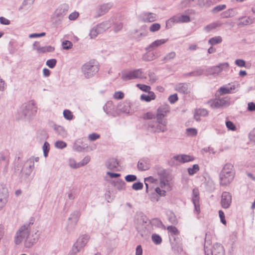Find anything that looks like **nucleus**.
Here are the masks:
<instances>
[{
  "label": "nucleus",
  "instance_id": "5701e85b",
  "mask_svg": "<svg viewBox=\"0 0 255 255\" xmlns=\"http://www.w3.org/2000/svg\"><path fill=\"white\" fill-rule=\"evenodd\" d=\"M168 231L169 240H175L176 236L179 235V231L176 227L173 226H169L166 228Z\"/></svg>",
  "mask_w": 255,
  "mask_h": 255
},
{
  "label": "nucleus",
  "instance_id": "aec40b11",
  "mask_svg": "<svg viewBox=\"0 0 255 255\" xmlns=\"http://www.w3.org/2000/svg\"><path fill=\"white\" fill-rule=\"evenodd\" d=\"M137 169L139 171H145L150 167V161L147 157H143L139 160L137 163Z\"/></svg>",
  "mask_w": 255,
  "mask_h": 255
},
{
  "label": "nucleus",
  "instance_id": "0eeeda50",
  "mask_svg": "<svg viewBox=\"0 0 255 255\" xmlns=\"http://www.w3.org/2000/svg\"><path fill=\"white\" fill-rule=\"evenodd\" d=\"M112 21L109 20L103 21L96 26H94L91 30L89 35L91 38H95L99 34L105 32L106 30L111 27Z\"/></svg>",
  "mask_w": 255,
  "mask_h": 255
},
{
  "label": "nucleus",
  "instance_id": "0e129e2a",
  "mask_svg": "<svg viewBox=\"0 0 255 255\" xmlns=\"http://www.w3.org/2000/svg\"><path fill=\"white\" fill-rule=\"evenodd\" d=\"M155 193L159 196H165L166 195V191L161 189L159 187H156L155 189Z\"/></svg>",
  "mask_w": 255,
  "mask_h": 255
},
{
  "label": "nucleus",
  "instance_id": "13d9d810",
  "mask_svg": "<svg viewBox=\"0 0 255 255\" xmlns=\"http://www.w3.org/2000/svg\"><path fill=\"white\" fill-rule=\"evenodd\" d=\"M195 112L200 116L205 117L208 114V111L205 109H199L197 110Z\"/></svg>",
  "mask_w": 255,
  "mask_h": 255
},
{
  "label": "nucleus",
  "instance_id": "393cba45",
  "mask_svg": "<svg viewBox=\"0 0 255 255\" xmlns=\"http://www.w3.org/2000/svg\"><path fill=\"white\" fill-rule=\"evenodd\" d=\"M118 110L122 113H129L130 109V104L127 101L120 103L117 107Z\"/></svg>",
  "mask_w": 255,
  "mask_h": 255
},
{
  "label": "nucleus",
  "instance_id": "7c9ffc66",
  "mask_svg": "<svg viewBox=\"0 0 255 255\" xmlns=\"http://www.w3.org/2000/svg\"><path fill=\"white\" fill-rule=\"evenodd\" d=\"M113 184L118 190H124L126 189V183L121 179L114 181Z\"/></svg>",
  "mask_w": 255,
  "mask_h": 255
},
{
  "label": "nucleus",
  "instance_id": "680f3d73",
  "mask_svg": "<svg viewBox=\"0 0 255 255\" xmlns=\"http://www.w3.org/2000/svg\"><path fill=\"white\" fill-rule=\"evenodd\" d=\"M34 168V164L33 163L32 164L29 163L28 166L25 168V175H26L27 176H29L32 172Z\"/></svg>",
  "mask_w": 255,
  "mask_h": 255
},
{
  "label": "nucleus",
  "instance_id": "412c9836",
  "mask_svg": "<svg viewBox=\"0 0 255 255\" xmlns=\"http://www.w3.org/2000/svg\"><path fill=\"white\" fill-rule=\"evenodd\" d=\"M106 166L110 170L118 171L119 170V162L116 158H110L106 161Z\"/></svg>",
  "mask_w": 255,
  "mask_h": 255
},
{
  "label": "nucleus",
  "instance_id": "6ab92c4d",
  "mask_svg": "<svg viewBox=\"0 0 255 255\" xmlns=\"http://www.w3.org/2000/svg\"><path fill=\"white\" fill-rule=\"evenodd\" d=\"M113 4L111 3H104L102 5H99L96 10L97 15L96 17H100L105 14L112 7Z\"/></svg>",
  "mask_w": 255,
  "mask_h": 255
},
{
  "label": "nucleus",
  "instance_id": "7ed1b4c3",
  "mask_svg": "<svg viewBox=\"0 0 255 255\" xmlns=\"http://www.w3.org/2000/svg\"><path fill=\"white\" fill-rule=\"evenodd\" d=\"M37 108L34 101L31 100L23 104L21 107L19 115L21 119L29 120L35 115Z\"/></svg>",
  "mask_w": 255,
  "mask_h": 255
},
{
  "label": "nucleus",
  "instance_id": "ddd939ff",
  "mask_svg": "<svg viewBox=\"0 0 255 255\" xmlns=\"http://www.w3.org/2000/svg\"><path fill=\"white\" fill-rule=\"evenodd\" d=\"M229 65L228 63L225 62L220 63L218 65L215 66H212L209 67L206 71L208 74L209 75H218L220 73H221L222 71L225 70L226 69H228L229 68Z\"/></svg>",
  "mask_w": 255,
  "mask_h": 255
},
{
  "label": "nucleus",
  "instance_id": "bb28decb",
  "mask_svg": "<svg viewBox=\"0 0 255 255\" xmlns=\"http://www.w3.org/2000/svg\"><path fill=\"white\" fill-rule=\"evenodd\" d=\"M8 197V193L6 190H3L2 192H0V211L3 209L7 202Z\"/></svg>",
  "mask_w": 255,
  "mask_h": 255
},
{
  "label": "nucleus",
  "instance_id": "b1692460",
  "mask_svg": "<svg viewBox=\"0 0 255 255\" xmlns=\"http://www.w3.org/2000/svg\"><path fill=\"white\" fill-rule=\"evenodd\" d=\"M171 248L174 253L179 254L181 253L183 250L182 246L181 243L176 241V239L174 240L170 241Z\"/></svg>",
  "mask_w": 255,
  "mask_h": 255
},
{
  "label": "nucleus",
  "instance_id": "8fccbe9b",
  "mask_svg": "<svg viewBox=\"0 0 255 255\" xmlns=\"http://www.w3.org/2000/svg\"><path fill=\"white\" fill-rule=\"evenodd\" d=\"M186 133L188 136H194L197 134V130L195 128H188L186 129Z\"/></svg>",
  "mask_w": 255,
  "mask_h": 255
},
{
  "label": "nucleus",
  "instance_id": "2eb2a0df",
  "mask_svg": "<svg viewBox=\"0 0 255 255\" xmlns=\"http://www.w3.org/2000/svg\"><path fill=\"white\" fill-rule=\"evenodd\" d=\"M232 195L229 192L224 191L222 193L221 200V206L224 209L229 208L232 203Z\"/></svg>",
  "mask_w": 255,
  "mask_h": 255
},
{
  "label": "nucleus",
  "instance_id": "5fc2aeb1",
  "mask_svg": "<svg viewBox=\"0 0 255 255\" xmlns=\"http://www.w3.org/2000/svg\"><path fill=\"white\" fill-rule=\"evenodd\" d=\"M125 180L128 182H131L137 180V177L135 175L128 174L125 176Z\"/></svg>",
  "mask_w": 255,
  "mask_h": 255
},
{
  "label": "nucleus",
  "instance_id": "37998d69",
  "mask_svg": "<svg viewBox=\"0 0 255 255\" xmlns=\"http://www.w3.org/2000/svg\"><path fill=\"white\" fill-rule=\"evenodd\" d=\"M199 170V166L198 164H194L192 168H188V172L190 175H193Z\"/></svg>",
  "mask_w": 255,
  "mask_h": 255
},
{
  "label": "nucleus",
  "instance_id": "ea45409f",
  "mask_svg": "<svg viewBox=\"0 0 255 255\" xmlns=\"http://www.w3.org/2000/svg\"><path fill=\"white\" fill-rule=\"evenodd\" d=\"M231 90H232V88H230L229 89L224 87H222L218 90L216 94L221 96L224 94H229L231 93Z\"/></svg>",
  "mask_w": 255,
  "mask_h": 255
},
{
  "label": "nucleus",
  "instance_id": "9b49d317",
  "mask_svg": "<svg viewBox=\"0 0 255 255\" xmlns=\"http://www.w3.org/2000/svg\"><path fill=\"white\" fill-rule=\"evenodd\" d=\"M204 251L205 255H224L225 253L224 247L218 243L215 244L212 249H209L205 243Z\"/></svg>",
  "mask_w": 255,
  "mask_h": 255
},
{
  "label": "nucleus",
  "instance_id": "338daca9",
  "mask_svg": "<svg viewBox=\"0 0 255 255\" xmlns=\"http://www.w3.org/2000/svg\"><path fill=\"white\" fill-rule=\"evenodd\" d=\"M148 75L149 76V78L150 79V81H151V82L154 83L156 81L157 78H156L154 72H153L151 71H149L148 72Z\"/></svg>",
  "mask_w": 255,
  "mask_h": 255
},
{
  "label": "nucleus",
  "instance_id": "2f4dec72",
  "mask_svg": "<svg viewBox=\"0 0 255 255\" xmlns=\"http://www.w3.org/2000/svg\"><path fill=\"white\" fill-rule=\"evenodd\" d=\"M168 220L172 224L176 225L177 224V219L174 213L172 211H168L167 213Z\"/></svg>",
  "mask_w": 255,
  "mask_h": 255
},
{
  "label": "nucleus",
  "instance_id": "72a5a7b5",
  "mask_svg": "<svg viewBox=\"0 0 255 255\" xmlns=\"http://www.w3.org/2000/svg\"><path fill=\"white\" fill-rule=\"evenodd\" d=\"M114 109L113 102L111 101H108L106 104L103 106V110L104 112L109 114L111 113L112 110Z\"/></svg>",
  "mask_w": 255,
  "mask_h": 255
},
{
  "label": "nucleus",
  "instance_id": "f3484780",
  "mask_svg": "<svg viewBox=\"0 0 255 255\" xmlns=\"http://www.w3.org/2000/svg\"><path fill=\"white\" fill-rule=\"evenodd\" d=\"M169 112V106L167 104L163 105L158 108L156 118H157L159 120H160V119L165 120L164 119V117L166 116L167 113Z\"/></svg>",
  "mask_w": 255,
  "mask_h": 255
},
{
  "label": "nucleus",
  "instance_id": "a878e982",
  "mask_svg": "<svg viewBox=\"0 0 255 255\" xmlns=\"http://www.w3.org/2000/svg\"><path fill=\"white\" fill-rule=\"evenodd\" d=\"M173 158L175 160L181 163H185L191 161H193L194 159L193 157L185 154L177 155L174 156Z\"/></svg>",
  "mask_w": 255,
  "mask_h": 255
},
{
  "label": "nucleus",
  "instance_id": "4be33fe9",
  "mask_svg": "<svg viewBox=\"0 0 255 255\" xmlns=\"http://www.w3.org/2000/svg\"><path fill=\"white\" fill-rule=\"evenodd\" d=\"M168 41V39H157L152 42L147 47L145 48V50L148 51H150L156 47L164 44Z\"/></svg>",
  "mask_w": 255,
  "mask_h": 255
},
{
  "label": "nucleus",
  "instance_id": "a19ab883",
  "mask_svg": "<svg viewBox=\"0 0 255 255\" xmlns=\"http://www.w3.org/2000/svg\"><path fill=\"white\" fill-rule=\"evenodd\" d=\"M218 26H219V25L217 23L213 22L206 25L204 29L206 32L208 33Z\"/></svg>",
  "mask_w": 255,
  "mask_h": 255
},
{
  "label": "nucleus",
  "instance_id": "a18cd8bd",
  "mask_svg": "<svg viewBox=\"0 0 255 255\" xmlns=\"http://www.w3.org/2000/svg\"><path fill=\"white\" fill-rule=\"evenodd\" d=\"M49 146L50 145L49 143L47 141H45L42 146L43 154L45 157H46L48 156V152L49 151Z\"/></svg>",
  "mask_w": 255,
  "mask_h": 255
},
{
  "label": "nucleus",
  "instance_id": "79ce46f5",
  "mask_svg": "<svg viewBox=\"0 0 255 255\" xmlns=\"http://www.w3.org/2000/svg\"><path fill=\"white\" fill-rule=\"evenodd\" d=\"M151 239L152 242L156 245H160L162 241L161 237L156 234L152 235Z\"/></svg>",
  "mask_w": 255,
  "mask_h": 255
},
{
  "label": "nucleus",
  "instance_id": "c756f323",
  "mask_svg": "<svg viewBox=\"0 0 255 255\" xmlns=\"http://www.w3.org/2000/svg\"><path fill=\"white\" fill-rule=\"evenodd\" d=\"M148 93V95L142 94L140 96V100L149 102L151 100H153L155 99L156 96L154 92L150 91Z\"/></svg>",
  "mask_w": 255,
  "mask_h": 255
},
{
  "label": "nucleus",
  "instance_id": "423d86ee",
  "mask_svg": "<svg viewBox=\"0 0 255 255\" xmlns=\"http://www.w3.org/2000/svg\"><path fill=\"white\" fill-rule=\"evenodd\" d=\"M212 108L218 109L228 107L231 104L230 98L228 97H220V95L215 94V98L208 102Z\"/></svg>",
  "mask_w": 255,
  "mask_h": 255
},
{
  "label": "nucleus",
  "instance_id": "c03bdc74",
  "mask_svg": "<svg viewBox=\"0 0 255 255\" xmlns=\"http://www.w3.org/2000/svg\"><path fill=\"white\" fill-rule=\"evenodd\" d=\"M161 27V25L158 23H154L149 27V30L152 32H155L158 31Z\"/></svg>",
  "mask_w": 255,
  "mask_h": 255
},
{
  "label": "nucleus",
  "instance_id": "dca6fc26",
  "mask_svg": "<svg viewBox=\"0 0 255 255\" xmlns=\"http://www.w3.org/2000/svg\"><path fill=\"white\" fill-rule=\"evenodd\" d=\"M189 87V83H179L174 86V90L180 94L187 95L190 93Z\"/></svg>",
  "mask_w": 255,
  "mask_h": 255
},
{
  "label": "nucleus",
  "instance_id": "c85d7f7f",
  "mask_svg": "<svg viewBox=\"0 0 255 255\" xmlns=\"http://www.w3.org/2000/svg\"><path fill=\"white\" fill-rule=\"evenodd\" d=\"M237 12L235 8H229L226 11L223 12L221 14L222 18H227L233 17L236 15Z\"/></svg>",
  "mask_w": 255,
  "mask_h": 255
},
{
  "label": "nucleus",
  "instance_id": "f03ea898",
  "mask_svg": "<svg viewBox=\"0 0 255 255\" xmlns=\"http://www.w3.org/2000/svg\"><path fill=\"white\" fill-rule=\"evenodd\" d=\"M235 175L234 166L231 163H227L224 165L220 174V183L222 186H227L233 180Z\"/></svg>",
  "mask_w": 255,
  "mask_h": 255
},
{
  "label": "nucleus",
  "instance_id": "1a4fd4ad",
  "mask_svg": "<svg viewBox=\"0 0 255 255\" xmlns=\"http://www.w3.org/2000/svg\"><path fill=\"white\" fill-rule=\"evenodd\" d=\"M81 213L79 211H75L72 213L68 218L67 225L66 229L69 233L72 232L77 224Z\"/></svg>",
  "mask_w": 255,
  "mask_h": 255
},
{
  "label": "nucleus",
  "instance_id": "cd10ccee",
  "mask_svg": "<svg viewBox=\"0 0 255 255\" xmlns=\"http://www.w3.org/2000/svg\"><path fill=\"white\" fill-rule=\"evenodd\" d=\"M53 129L56 133L60 137L62 138L66 137L67 133L63 127L54 124L53 125Z\"/></svg>",
  "mask_w": 255,
  "mask_h": 255
},
{
  "label": "nucleus",
  "instance_id": "4468645a",
  "mask_svg": "<svg viewBox=\"0 0 255 255\" xmlns=\"http://www.w3.org/2000/svg\"><path fill=\"white\" fill-rule=\"evenodd\" d=\"M69 6L66 3H63L61 4L55 11L53 16L56 17L60 21L62 18L66 15Z\"/></svg>",
  "mask_w": 255,
  "mask_h": 255
},
{
  "label": "nucleus",
  "instance_id": "603ef678",
  "mask_svg": "<svg viewBox=\"0 0 255 255\" xmlns=\"http://www.w3.org/2000/svg\"><path fill=\"white\" fill-rule=\"evenodd\" d=\"M213 0H199V3L201 6H209L214 3Z\"/></svg>",
  "mask_w": 255,
  "mask_h": 255
},
{
  "label": "nucleus",
  "instance_id": "f704fd0d",
  "mask_svg": "<svg viewBox=\"0 0 255 255\" xmlns=\"http://www.w3.org/2000/svg\"><path fill=\"white\" fill-rule=\"evenodd\" d=\"M156 58L153 53L147 52L143 55L142 60L144 61H150Z\"/></svg>",
  "mask_w": 255,
  "mask_h": 255
},
{
  "label": "nucleus",
  "instance_id": "6e6552de",
  "mask_svg": "<svg viewBox=\"0 0 255 255\" xmlns=\"http://www.w3.org/2000/svg\"><path fill=\"white\" fill-rule=\"evenodd\" d=\"M89 239V237L88 235H84L80 236L73 245L68 255H76L85 246Z\"/></svg>",
  "mask_w": 255,
  "mask_h": 255
},
{
  "label": "nucleus",
  "instance_id": "49530a36",
  "mask_svg": "<svg viewBox=\"0 0 255 255\" xmlns=\"http://www.w3.org/2000/svg\"><path fill=\"white\" fill-rule=\"evenodd\" d=\"M136 87L145 92H149L151 89V87L149 86L144 84H136Z\"/></svg>",
  "mask_w": 255,
  "mask_h": 255
},
{
  "label": "nucleus",
  "instance_id": "f8f14e48",
  "mask_svg": "<svg viewBox=\"0 0 255 255\" xmlns=\"http://www.w3.org/2000/svg\"><path fill=\"white\" fill-rule=\"evenodd\" d=\"M190 21V18L187 15L177 14L171 17L170 19L166 21V27L167 28L171 27V23H186Z\"/></svg>",
  "mask_w": 255,
  "mask_h": 255
},
{
  "label": "nucleus",
  "instance_id": "9d476101",
  "mask_svg": "<svg viewBox=\"0 0 255 255\" xmlns=\"http://www.w3.org/2000/svg\"><path fill=\"white\" fill-rule=\"evenodd\" d=\"M143 71L142 69H135L128 72H123L121 79L124 81H128L135 79L142 78Z\"/></svg>",
  "mask_w": 255,
  "mask_h": 255
},
{
  "label": "nucleus",
  "instance_id": "6e6d98bb",
  "mask_svg": "<svg viewBox=\"0 0 255 255\" xmlns=\"http://www.w3.org/2000/svg\"><path fill=\"white\" fill-rule=\"evenodd\" d=\"M57 61L55 59H49L46 61V64L50 68H53L56 64Z\"/></svg>",
  "mask_w": 255,
  "mask_h": 255
},
{
  "label": "nucleus",
  "instance_id": "473e14b6",
  "mask_svg": "<svg viewBox=\"0 0 255 255\" xmlns=\"http://www.w3.org/2000/svg\"><path fill=\"white\" fill-rule=\"evenodd\" d=\"M151 225L153 226L166 229V227L162 223V222L158 218L153 219L150 222Z\"/></svg>",
  "mask_w": 255,
  "mask_h": 255
},
{
  "label": "nucleus",
  "instance_id": "3c124183",
  "mask_svg": "<svg viewBox=\"0 0 255 255\" xmlns=\"http://www.w3.org/2000/svg\"><path fill=\"white\" fill-rule=\"evenodd\" d=\"M226 8V4H220L214 7L212 9L213 13H216L225 9Z\"/></svg>",
  "mask_w": 255,
  "mask_h": 255
},
{
  "label": "nucleus",
  "instance_id": "20e7f679",
  "mask_svg": "<svg viewBox=\"0 0 255 255\" xmlns=\"http://www.w3.org/2000/svg\"><path fill=\"white\" fill-rule=\"evenodd\" d=\"M167 122L166 120H159L157 118L156 120H151L147 122V128L150 131L155 132H164L167 128L166 127Z\"/></svg>",
  "mask_w": 255,
  "mask_h": 255
},
{
  "label": "nucleus",
  "instance_id": "774afa93",
  "mask_svg": "<svg viewBox=\"0 0 255 255\" xmlns=\"http://www.w3.org/2000/svg\"><path fill=\"white\" fill-rule=\"evenodd\" d=\"M249 137L251 141L255 143V128L250 132Z\"/></svg>",
  "mask_w": 255,
  "mask_h": 255
},
{
  "label": "nucleus",
  "instance_id": "e2e57ef3",
  "mask_svg": "<svg viewBox=\"0 0 255 255\" xmlns=\"http://www.w3.org/2000/svg\"><path fill=\"white\" fill-rule=\"evenodd\" d=\"M178 100L177 94H174L169 96L168 97V101L171 104H174Z\"/></svg>",
  "mask_w": 255,
  "mask_h": 255
},
{
  "label": "nucleus",
  "instance_id": "de8ad7c7",
  "mask_svg": "<svg viewBox=\"0 0 255 255\" xmlns=\"http://www.w3.org/2000/svg\"><path fill=\"white\" fill-rule=\"evenodd\" d=\"M63 116L65 119L68 120H71L73 117L72 112L69 110H65L63 111Z\"/></svg>",
  "mask_w": 255,
  "mask_h": 255
},
{
  "label": "nucleus",
  "instance_id": "a211bd4d",
  "mask_svg": "<svg viewBox=\"0 0 255 255\" xmlns=\"http://www.w3.org/2000/svg\"><path fill=\"white\" fill-rule=\"evenodd\" d=\"M140 20L144 22H151L156 20V14L149 12H144L139 16Z\"/></svg>",
  "mask_w": 255,
  "mask_h": 255
},
{
  "label": "nucleus",
  "instance_id": "864d4df0",
  "mask_svg": "<svg viewBox=\"0 0 255 255\" xmlns=\"http://www.w3.org/2000/svg\"><path fill=\"white\" fill-rule=\"evenodd\" d=\"M143 185L140 182L134 183L132 185V188L136 191L141 190L143 188Z\"/></svg>",
  "mask_w": 255,
  "mask_h": 255
},
{
  "label": "nucleus",
  "instance_id": "e433bc0d",
  "mask_svg": "<svg viewBox=\"0 0 255 255\" xmlns=\"http://www.w3.org/2000/svg\"><path fill=\"white\" fill-rule=\"evenodd\" d=\"M80 143V140H77L74 144L73 148V149L76 151L81 152L83 151L87 146H82L79 143Z\"/></svg>",
  "mask_w": 255,
  "mask_h": 255
},
{
  "label": "nucleus",
  "instance_id": "bf43d9fd",
  "mask_svg": "<svg viewBox=\"0 0 255 255\" xmlns=\"http://www.w3.org/2000/svg\"><path fill=\"white\" fill-rule=\"evenodd\" d=\"M226 125L229 130L234 131L236 129V126L231 121H227L226 122Z\"/></svg>",
  "mask_w": 255,
  "mask_h": 255
},
{
  "label": "nucleus",
  "instance_id": "69168bd1",
  "mask_svg": "<svg viewBox=\"0 0 255 255\" xmlns=\"http://www.w3.org/2000/svg\"><path fill=\"white\" fill-rule=\"evenodd\" d=\"M219 215L220 218L221 222L224 225H226L227 223L225 220V216L224 212L222 210H219Z\"/></svg>",
  "mask_w": 255,
  "mask_h": 255
},
{
  "label": "nucleus",
  "instance_id": "c9c22d12",
  "mask_svg": "<svg viewBox=\"0 0 255 255\" xmlns=\"http://www.w3.org/2000/svg\"><path fill=\"white\" fill-rule=\"evenodd\" d=\"M176 54L175 52H174V51L170 52L167 53V54H166V55L163 58L162 61L164 63L168 62L169 61L174 59L176 57Z\"/></svg>",
  "mask_w": 255,
  "mask_h": 255
},
{
  "label": "nucleus",
  "instance_id": "f257e3e1",
  "mask_svg": "<svg viewBox=\"0 0 255 255\" xmlns=\"http://www.w3.org/2000/svg\"><path fill=\"white\" fill-rule=\"evenodd\" d=\"M33 223L31 221L22 226L16 232V236L14 239L16 245L20 244L23 240L24 246L26 248H30L34 245L39 239V235L37 232H31L30 226Z\"/></svg>",
  "mask_w": 255,
  "mask_h": 255
},
{
  "label": "nucleus",
  "instance_id": "58836bf2",
  "mask_svg": "<svg viewBox=\"0 0 255 255\" xmlns=\"http://www.w3.org/2000/svg\"><path fill=\"white\" fill-rule=\"evenodd\" d=\"M222 41V38L221 36H215L210 38L208 43L211 45H214L220 43Z\"/></svg>",
  "mask_w": 255,
  "mask_h": 255
},
{
  "label": "nucleus",
  "instance_id": "4d7b16f0",
  "mask_svg": "<svg viewBox=\"0 0 255 255\" xmlns=\"http://www.w3.org/2000/svg\"><path fill=\"white\" fill-rule=\"evenodd\" d=\"M72 45V43L69 40H65L62 42L63 48L64 49L68 50L71 48Z\"/></svg>",
  "mask_w": 255,
  "mask_h": 255
},
{
  "label": "nucleus",
  "instance_id": "09e8293b",
  "mask_svg": "<svg viewBox=\"0 0 255 255\" xmlns=\"http://www.w3.org/2000/svg\"><path fill=\"white\" fill-rule=\"evenodd\" d=\"M67 146V143L62 140H58L55 143V146L58 149H63L66 147Z\"/></svg>",
  "mask_w": 255,
  "mask_h": 255
},
{
  "label": "nucleus",
  "instance_id": "39448f33",
  "mask_svg": "<svg viewBox=\"0 0 255 255\" xmlns=\"http://www.w3.org/2000/svg\"><path fill=\"white\" fill-rule=\"evenodd\" d=\"M82 73L84 77L90 78L95 75L99 70V67L97 62L90 61L85 63L81 68Z\"/></svg>",
  "mask_w": 255,
  "mask_h": 255
},
{
  "label": "nucleus",
  "instance_id": "052dcab7",
  "mask_svg": "<svg viewBox=\"0 0 255 255\" xmlns=\"http://www.w3.org/2000/svg\"><path fill=\"white\" fill-rule=\"evenodd\" d=\"M114 98L117 100H121L124 98V93L122 91H117L115 93Z\"/></svg>",
  "mask_w": 255,
  "mask_h": 255
},
{
  "label": "nucleus",
  "instance_id": "4c0bfd02",
  "mask_svg": "<svg viewBox=\"0 0 255 255\" xmlns=\"http://www.w3.org/2000/svg\"><path fill=\"white\" fill-rule=\"evenodd\" d=\"M199 197H192V202L194 205L195 211L197 214L200 212V204H199Z\"/></svg>",
  "mask_w": 255,
  "mask_h": 255
}]
</instances>
